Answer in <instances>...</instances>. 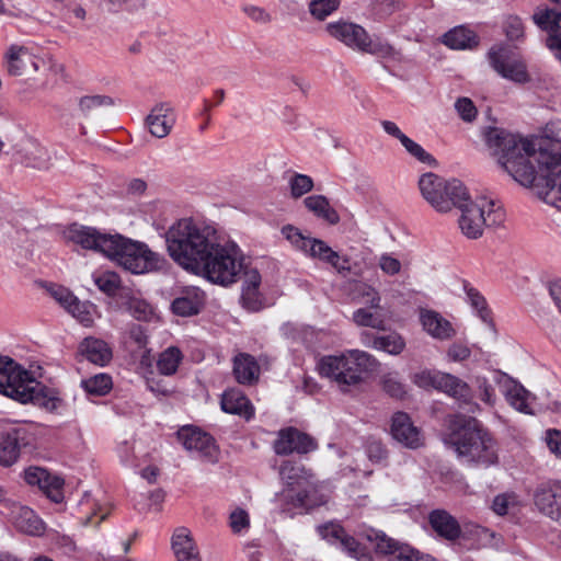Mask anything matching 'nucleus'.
<instances>
[{"mask_svg":"<svg viewBox=\"0 0 561 561\" xmlns=\"http://www.w3.org/2000/svg\"><path fill=\"white\" fill-rule=\"evenodd\" d=\"M243 261L240 248L217 233L187 271L213 284L229 286L243 272Z\"/></svg>","mask_w":561,"mask_h":561,"instance_id":"4","label":"nucleus"},{"mask_svg":"<svg viewBox=\"0 0 561 561\" xmlns=\"http://www.w3.org/2000/svg\"><path fill=\"white\" fill-rule=\"evenodd\" d=\"M316 448V440L296 427L280 430L274 442V450L277 455L307 454Z\"/></svg>","mask_w":561,"mask_h":561,"instance_id":"16","label":"nucleus"},{"mask_svg":"<svg viewBox=\"0 0 561 561\" xmlns=\"http://www.w3.org/2000/svg\"><path fill=\"white\" fill-rule=\"evenodd\" d=\"M205 304V294L195 286H188L181 290L172 301V311L181 317H191L201 311Z\"/></svg>","mask_w":561,"mask_h":561,"instance_id":"25","label":"nucleus"},{"mask_svg":"<svg viewBox=\"0 0 561 561\" xmlns=\"http://www.w3.org/2000/svg\"><path fill=\"white\" fill-rule=\"evenodd\" d=\"M34 387H38V381L32 373L10 357L0 355L1 393L18 402L27 403L32 399Z\"/></svg>","mask_w":561,"mask_h":561,"instance_id":"10","label":"nucleus"},{"mask_svg":"<svg viewBox=\"0 0 561 561\" xmlns=\"http://www.w3.org/2000/svg\"><path fill=\"white\" fill-rule=\"evenodd\" d=\"M380 270L387 275H397L401 271V262L392 254L383 253L378 261Z\"/></svg>","mask_w":561,"mask_h":561,"instance_id":"61","label":"nucleus"},{"mask_svg":"<svg viewBox=\"0 0 561 561\" xmlns=\"http://www.w3.org/2000/svg\"><path fill=\"white\" fill-rule=\"evenodd\" d=\"M242 11L248 18H250L252 21L256 23L265 24L272 20L271 14L265 9L256 5H243Z\"/></svg>","mask_w":561,"mask_h":561,"instance_id":"64","label":"nucleus"},{"mask_svg":"<svg viewBox=\"0 0 561 561\" xmlns=\"http://www.w3.org/2000/svg\"><path fill=\"white\" fill-rule=\"evenodd\" d=\"M493 381L514 409L524 413H533V396L519 382L502 371L494 373Z\"/></svg>","mask_w":561,"mask_h":561,"instance_id":"15","label":"nucleus"},{"mask_svg":"<svg viewBox=\"0 0 561 561\" xmlns=\"http://www.w3.org/2000/svg\"><path fill=\"white\" fill-rule=\"evenodd\" d=\"M75 319H77L84 327H92L95 318H99L98 307L90 301H80L75 299L73 304L67 310Z\"/></svg>","mask_w":561,"mask_h":561,"instance_id":"41","label":"nucleus"},{"mask_svg":"<svg viewBox=\"0 0 561 561\" xmlns=\"http://www.w3.org/2000/svg\"><path fill=\"white\" fill-rule=\"evenodd\" d=\"M305 255L330 264L337 272L348 271V260L341 257L340 254L329 247L324 241L312 238Z\"/></svg>","mask_w":561,"mask_h":561,"instance_id":"29","label":"nucleus"},{"mask_svg":"<svg viewBox=\"0 0 561 561\" xmlns=\"http://www.w3.org/2000/svg\"><path fill=\"white\" fill-rule=\"evenodd\" d=\"M534 502L541 513L561 523L560 481H547L540 483L535 491Z\"/></svg>","mask_w":561,"mask_h":561,"instance_id":"18","label":"nucleus"},{"mask_svg":"<svg viewBox=\"0 0 561 561\" xmlns=\"http://www.w3.org/2000/svg\"><path fill=\"white\" fill-rule=\"evenodd\" d=\"M81 386L84 391L91 396H104L112 388V378L106 374H96L83 379Z\"/></svg>","mask_w":561,"mask_h":561,"instance_id":"46","label":"nucleus"},{"mask_svg":"<svg viewBox=\"0 0 561 561\" xmlns=\"http://www.w3.org/2000/svg\"><path fill=\"white\" fill-rule=\"evenodd\" d=\"M171 547L176 561H202L199 550L192 534L185 527L174 530Z\"/></svg>","mask_w":561,"mask_h":561,"instance_id":"28","label":"nucleus"},{"mask_svg":"<svg viewBox=\"0 0 561 561\" xmlns=\"http://www.w3.org/2000/svg\"><path fill=\"white\" fill-rule=\"evenodd\" d=\"M439 375L440 371L438 370L422 369L420 371L414 373L411 376V380L414 385L422 389H435Z\"/></svg>","mask_w":561,"mask_h":561,"instance_id":"53","label":"nucleus"},{"mask_svg":"<svg viewBox=\"0 0 561 561\" xmlns=\"http://www.w3.org/2000/svg\"><path fill=\"white\" fill-rule=\"evenodd\" d=\"M146 122L152 136L163 138L170 134L175 123V114L169 104L161 103L151 110Z\"/></svg>","mask_w":561,"mask_h":561,"instance_id":"27","label":"nucleus"},{"mask_svg":"<svg viewBox=\"0 0 561 561\" xmlns=\"http://www.w3.org/2000/svg\"><path fill=\"white\" fill-rule=\"evenodd\" d=\"M182 359V352L175 346H170L160 353L157 368L161 375L171 376L176 373Z\"/></svg>","mask_w":561,"mask_h":561,"instance_id":"42","label":"nucleus"},{"mask_svg":"<svg viewBox=\"0 0 561 561\" xmlns=\"http://www.w3.org/2000/svg\"><path fill=\"white\" fill-rule=\"evenodd\" d=\"M3 59L8 73L14 77L25 75L28 66L32 67L34 72H37L42 61L28 46L18 44L8 47Z\"/></svg>","mask_w":561,"mask_h":561,"instance_id":"17","label":"nucleus"},{"mask_svg":"<svg viewBox=\"0 0 561 561\" xmlns=\"http://www.w3.org/2000/svg\"><path fill=\"white\" fill-rule=\"evenodd\" d=\"M401 146L404 148L405 152L413 158L415 161L428 165H436V159L427 152L420 144L407 137L402 140Z\"/></svg>","mask_w":561,"mask_h":561,"instance_id":"47","label":"nucleus"},{"mask_svg":"<svg viewBox=\"0 0 561 561\" xmlns=\"http://www.w3.org/2000/svg\"><path fill=\"white\" fill-rule=\"evenodd\" d=\"M443 43L453 49H467L476 46L478 38L472 31L457 26L443 36Z\"/></svg>","mask_w":561,"mask_h":561,"instance_id":"38","label":"nucleus"},{"mask_svg":"<svg viewBox=\"0 0 561 561\" xmlns=\"http://www.w3.org/2000/svg\"><path fill=\"white\" fill-rule=\"evenodd\" d=\"M383 389L387 393L394 398H403L405 394L404 385L399 381L396 375L388 374L382 380Z\"/></svg>","mask_w":561,"mask_h":561,"instance_id":"60","label":"nucleus"},{"mask_svg":"<svg viewBox=\"0 0 561 561\" xmlns=\"http://www.w3.org/2000/svg\"><path fill=\"white\" fill-rule=\"evenodd\" d=\"M49 295L56 300L66 311L69 309L77 298L68 288L53 284L47 288Z\"/></svg>","mask_w":561,"mask_h":561,"instance_id":"54","label":"nucleus"},{"mask_svg":"<svg viewBox=\"0 0 561 561\" xmlns=\"http://www.w3.org/2000/svg\"><path fill=\"white\" fill-rule=\"evenodd\" d=\"M419 188L423 198L439 213L451 210L467 197V187L460 181H446L432 172L420 178Z\"/></svg>","mask_w":561,"mask_h":561,"instance_id":"9","label":"nucleus"},{"mask_svg":"<svg viewBox=\"0 0 561 561\" xmlns=\"http://www.w3.org/2000/svg\"><path fill=\"white\" fill-rule=\"evenodd\" d=\"M488 59L491 67L501 77L517 83L529 80L525 62L510 47L504 45L492 46L488 53Z\"/></svg>","mask_w":561,"mask_h":561,"instance_id":"11","label":"nucleus"},{"mask_svg":"<svg viewBox=\"0 0 561 561\" xmlns=\"http://www.w3.org/2000/svg\"><path fill=\"white\" fill-rule=\"evenodd\" d=\"M485 141L499 164L523 186L534 184L536 163L549 170L546 186L539 194L547 204L561 210V140L541 142L491 128Z\"/></svg>","mask_w":561,"mask_h":561,"instance_id":"1","label":"nucleus"},{"mask_svg":"<svg viewBox=\"0 0 561 561\" xmlns=\"http://www.w3.org/2000/svg\"><path fill=\"white\" fill-rule=\"evenodd\" d=\"M30 485H37L51 501L59 503L64 499V480L41 467H30L24 472Z\"/></svg>","mask_w":561,"mask_h":561,"instance_id":"21","label":"nucleus"},{"mask_svg":"<svg viewBox=\"0 0 561 561\" xmlns=\"http://www.w3.org/2000/svg\"><path fill=\"white\" fill-rule=\"evenodd\" d=\"M435 389L457 400L467 401L470 398L469 386L458 377L447 373L440 371Z\"/></svg>","mask_w":561,"mask_h":561,"instance_id":"36","label":"nucleus"},{"mask_svg":"<svg viewBox=\"0 0 561 561\" xmlns=\"http://www.w3.org/2000/svg\"><path fill=\"white\" fill-rule=\"evenodd\" d=\"M79 353L90 363L105 366L112 359V348L103 340L89 336L79 344Z\"/></svg>","mask_w":561,"mask_h":561,"instance_id":"31","label":"nucleus"},{"mask_svg":"<svg viewBox=\"0 0 561 561\" xmlns=\"http://www.w3.org/2000/svg\"><path fill=\"white\" fill-rule=\"evenodd\" d=\"M93 282L96 287L107 296H115L122 286V280L118 274L111 271L94 273Z\"/></svg>","mask_w":561,"mask_h":561,"instance_id":"45","label":"nucleus"},{"mask_svg":"<svg viewBox=\"0 0 561 561\" xmlns=\"http://www.w3.org/2000/svg\"><path fill=\"white\" fill-rule=\"evenodd\" d=\"M25 164L35 169H43L47 167V152L44 148L33 145L27 151Z\"/></svg>","mask_w":561,"mask_h":561,"instance_id":"58","label":"nucleus"},{"mask_svg":"<svg viewBox=\"0 0 561 561\" xmlns=\"http://www.w3.org/2000/svg\"><path fill=\"white\" fill-rule=\"evenodd\" d=\"M217 233L209 224L182 218L165 233L168 252L174 262L187 271Z\"/></svg>","mask_w":561,"mask_h":561,"instance_id":"5","label":"nucleus"},{"mask_svg":"<svg viewBox=\"0 0 561 561\" xmlns=\"http://www.w3.org/2000/svg\"><path fill=\"white\" fill-rule=\"evenodd\" d=\"M242 305L250 311H257L264 306V298L260 288L242 287Z\"/></svg>","mask_w":561,"mask_h":561,"instance_id":"52","label":"nucleus"},{"mask_svg":"<svg viewBox=\"0 0 561 561\" xmlns=\"http://www.w3.org/2000/svg\"><path fill=\"white\" fill-rule=\"evenodd\" d=\"M279 476L286 486L275 495V502L282 513L294 516L298 510L308 511L322 504L317 495V485L312 474L301 465L284 461Z\"/></svg>","mask_w":561,"mask_h":561,"instance_id":"6","label":"nucleus"},{"mask_svg":"<svg viewBox=\"0 0 561 561\" xmlns=\"http://www.w3.org/2000/svg\"><path fill=\"white\" fill-rule=\"evenodd\" d=\"M319 535L332 545H339L351 557L358 561H371V556L354 537L347 535L339 524H327L318 527Z\"/></svg>","mask_w":561,"mask_h":561,"instance_id":"13","label":"nucleus"},{"mask_svg":"<svg viewBox=\"0 0 561 561\" xmlns=\"http://www.w3.org/2000/svg\"><path fill=\"white\" fill-rule=\"evenodd\" d=\"M454 207L460 210L458 227L461 233L472 240L481 238L485 227L502 226L506 219L502 203L486 195L470 199L467 193L466 199Z\"/></svg>","mask_w":561,"mask_h":561,"instance_id":"8","label":"nucleus"},{"mask_svg":"<svg viewBox=\"0 0 561 561\" xmlns=\"http://www.w3.org/2000/svg\"><path fill=\"white\" fill-rule=\"evenodd\" d=\"M428 522L436 535L448 541H455L460 537L461 528L458 520L444 510L433 511Z\"/></svg>","mask_w":561,"mask_h":561,"instance_id":"30","label":"nucleus"},{"mask_svg":"<svg viewBox=\"0 0 561 561\" xmlns=\"http://www.w3.org/2000/svg\"><path fill=\"white\" fill-rule=\"evenodd\" d=\"M392 437L409 448H417L423 444L420 430L413 425L410 416L404 412H397L391 422Z\"/></svg>","mask_w":561,"mask_h":561,"instance_id":"24","label":"nucleus"},{"mask_svg":"<svg viewBox=\"0 0 561 561\" xmlns=\"http://www.w3.org/2000/svg\"><path fill=\"white\" fill-rule=\"evenodd\" d=\"M280 232L295 250L305 254L312 239L310 236L304 234L297 227L291 225L284 226Z\"/></svg>","mask_w":561,"mask_h":561,"instance_id":"48","label":"nucleus"},{"mask_svg":"<svg viewBox=\"0 0 561 561\" xmlns=\"http://www.w3.org/2000/svg\"><path fill=\"white\" fill-rule=\"evenodd\" d=\"M13 507L12 520L16 529L31 536H39L44 533V523L33 510L15 504Z\"/></svg>","mask_w":561,"mask_h":561,"instance_id":"34","label":"nucleus"},{"mask_svg":"<svg viewBox=\"0 0 561 561\" xmlns=\"http://www.w3.org/2000/svg\"><path fill=\"white\" fill-rule=\"evenodd\" d=\"M517 503V496L514 493L500 494L493 500L492 510L497 515H506Z\"/></svg>","mask_w":561,"mask_h":561,"instance_id":"57","label":"nucleus"},{"mask_svg":"<svg viewBox=\"0 0 561 561\" xmlns=\"http://www.w3.org/2000/svg\"><path fill=\"white\" fill-rule=\"evenodd\" d=\"M503 30L510 41H518L524 37V25L518 16H507L503 22Z\"/></svg>","mask_w":561,"mask_h":561,"instance_id":"56","label":"nucleus"},{"mask_svg":"<svg viewBox=\"0 0 561 561\" xmlns=\"http://www.w3.org/2000/svg\"><path fill=\"white\" fill-rule=\"evenodd\" d=\"M358 293L362 304L368 305L371 308H379L380 297L374 287L363 284L359 286Z\"/></svg>","mask_w":561,"mask_h":561,"instance_id":"63","label":"nucleus"},{"mask_svg":"<svg viewBox=\"0 0 561 561\" xmlns=\"http://www.w3.org/2000/svg\"><path fill=\"white\" fill-rule=\"evenodd\" d=\"M220 405L224 412L238 415L245 421L252 420L255 414L249 398L237 388L228 389L222 393Z\"/></svg>","mask_w":561,"mask_h":561,"instance_id":"26","label":"nucleus"},{"mask_svg":"<svg viewBox=\"0 0 561 561\" xmlns=\"http://www.w3.org/2000/svg\"><path fill=\"white\" fill-rule=\"evenodd\" d=\"M363 536L373 545L374 548L380 553L390 554L398 553L400 561H434L430 554L421 553L420 551L410 548H399L398 542L387 537L383 533L369 528L363 533Z\"/></svg>","mask_w":561,"mask_h":561,"instance_id":"14","label":"nucleus"},{"mask_svg":"<svg viewBox=\"0 0 561 561\" xmlns=\"http://www.w3.org/2000/svg\"><path fill=\"white\" fill-rule=\"evenodd\" d=\"M178 437L185 449L195 451L205 458H215L217 453L215 440L202 430L194 426H185L178 432Z\"/></svg>","mask_w":561,"mask_h":561,"instance_id":"22","label":"nucleus"},{"mask_svg":"<svg viewBox=\"0 0 561 561\" xmlns=\"http://www.w3.org/2000/svg\"><path fill=\"white\" fill-rule=\"evenodd\" d=\"M232 371L240 385L251 386L259 380L260 365L252 355L239 353L233 357Z\"/></svg>","mask_w":561,"mask_h":561,"instance_id":"32","label":"nucleus"},{"mask_svg":"<svg viewBox=\"0 0 561 561\" xmlns=\"http://www.w3.org/2000/svg\"><path fill=\"white\" fill-rule=\"evenodd\" d=\"M533 19L539 28L548 33L547 46L556 50L557 57L561 60V12L539 7Z\"/></svg>","mask_w":561,"mask_h":561,"instance_id":"19","label":"nucleus"},{"mask_svg":"<svg viewBox=\"0 0 561 561\" xmlns=\"http://www.w3.org/2000/svg\"><path fill=\"white\" fill-rule=\"evenodd\" d=\"M80 511L84 514L85 524L99 525L111 513V506L85 494L79 503Z\"/></svg>","mask_w":561,"mask_h":561,"instance_id":"37","label":"nucleus"},{"mask_svg":"<svg viewBox=\"0 0 561 561\" xmlns=\"http://www.w3.org/2000/svg\"><path fill=\"white\" fill-rule=\"evenodd\" d=\"M340 0H312L309 5L311 15L317 20H324L337 10Z\"/></svg>","mask_w":561,"mask_h":561,"instance_id":"51","label":"nucleus"},{"mask_svg":"<svg viewBox=\"0 0 561 561\" xmlns=\"http://www.w3.org/2000/svg\"><path fill=\"white\" fill-rule=\"evenodd\" d=\"M360 53L370 54L382 59H399V53L394 49L392 45H390L387 41L382 38H373L369 36V34H367V39L365 41V45L360 49Z\"/></svg>","mask_w":561,"mask_h":561,"instance_id":"40","label":"nucleus"},{"mask_svg":"<svg viewBox=\"0 0 561 561\" xmlns=\"http://www.w3.org/2000/svg\"><path fill=\"white\" fill-rule=\"evenodd\" d=\"M128 312L139 321H153L158 319L156 308L147 300L138 297H131L128 300Z\"/></svg>","mask_w":561,"mask_h":561,"instance_id":"44","label":"nucleus"},{"mask_svg":"<svg viewBox=\"0 0 561 561\" xmlns=\"http://www.w3.org/2000/svg\"><path fill=\"white\" fill-rule=\"evenodd\" d=\"M30 402H33L50 412L58 410L61 405V399L56 394V392L46 388L39 381L38 387H34V392H32V399Z\"/></svg>","mask_w":561,"mask_h":561,"instance_id":"43","label":"nucleus"},{"mask_svg":"<svg viewBox=\"0 0 561 561\" xmlns=\"http://www.w3.org/2000/svg\"><path fill=\"white\" fill-rule=\"evenodd\" d=\"M325 31L334 39L357 51L364 47L368 34L359 24L345 20L328 23Z\"/></svg>","mask_w":561,"mask_h":561,"instance_id":"20","label":"nucleus"},{"mask_svg":"<svg viewBox=\"0 0 561 561\" xmlns=\"http://www.w3.org/2000/svg\"><path fill=\"white\" fill-rule=\"evenodd\" d=\"M419 320L424 332L438 341H448L456 335L453 323L436 310L420 308Z\"/></svg>","mask_w":561,"mask_h":561,"instance_id":"23","label":"nucleus"},{"mask_svg":"<svg viewBox=\"0 0 561 561\" xmlns=\"http://www.w3.org/2000/svg\"><path fill=\"white\" fill-rule=\"evenodd\" d=\"M466 300L471 306L477 316L490 328H494L492 311L488 306L484 296L474 288L469 282H462Z\"/></svg>","mask_w":561,"mask_h":561,"instance_id":"35","label":"nucleus"},{"mask_svg":"<svg viewBox=\"0 0 561 561\" xmlns=\"http://www.w3.org/2000/svg\"><path fill=\"white\" fill-rule=\"evenodd\" d=\"M353 320L357 325L369 327L377 330L385 329V320L381 316L373 313L371 311L360 308L353 314Z\"/></svg>","mask_w":561,"mask_h":561,"instance_id":"50","label":"nucleus"},{"mask_svg":"<svg viewBox=\"0 0 561 561\" xmlns=\"http://www.w3.org/2000/svg\"><path fill=\"white\" fill-rule=\"evenodd\" d=\"M288 185L290 195L294 198H299L313 188V180L309 175L294 173L288 180Z\"/></svg>","mask_w":561,"mask_h":561,"instance_id":"49","label":"nucleus"},{"mask_svg":"<svg viewBox=\"0 0 561 561\" xmlns=\"http://www.w3.org/2000/svg\"><path fill=\"white\" fill-rule=\"evenodd\" d=\"M33 443L34 433L27 426L0 432V465H14L20 457L21 448L32 446Z\"/></svg>","mask_w":561,"mask_h":561,"instance_id":"12","label":"nucleus"},{"mask_svg":"<svg viewBox=\"0 0 561 561\" xmlns=\"http://www.w3.org/2000/svg\"><path fill=\"white\" fill-rule=\"evenodd\" d=\"M62 238L87 250L104 254L134 274H144L161 267L163 259L152 252L147 244L125 238L118 233L72 224L62 230Z\"/></svg>","mask_w":561,"mask_h":561,"instance_id":"2","label":"nucleus"},{"mask_svg":"<svg viewBox=\"0 0 561 561\" xmlns=\"http://www.w3.org/2000/svg\"><path fill=\"white\" fill-rule=\"evenodd\" d=\"M455 108L465 122H472L477 117V108L468 98H460L455 103Z\"/></svg>","mask_w":561,"mask_h":561,"instance_id":"59","label":"nucleus"},{"mask_svg":"<svg viewBox=\"0 0 561 561\" xmlns=\"http://www.w3.org/2000/svg\"><path fill=\"white\" fill-rule=\"evenodd\" d=\"M360 340L365 346L383 351L391 355L400 354L405 347L403 337L394 332L387 335H374L369 332H363Z\"/></svg>","mask_w":561,"mask_h":561,"instance_id":"33","label":"nucleus"},{"mask_svg":"<svg viewBox=\"0 0 561 561\" xmlns=\"http://www.w3.org/2000/svg\"><path fill=\"white\" fill-rule=\"evenodd\" d=\"M111 105H113V100L107 95H85L79 100V107L84 114L96 107Z\"/></svg>","mask_w":561,"mask_h":561,"instance_id":"55","label":"nucleus"},{"mask_svg":"<svg viewBox=\"0 0 561 561\" xmlns=\"http://www.w3.org/2000/svg\"><path fill=\"white\" fill-rule=\"evenodd\" d=\"M376 359L359 350H348L337 355L322 356L317 363V369L322 377L329 378L337 387L346 391L348 387L358 385L363 375L373 371Z\"/></svg>","mask_w":561,"mask_h":561,"instance_id":"7","label":"nucleus"},{"mask_svg":"<svg viewBox=\"0 0 561 561\" xmlns=\"http://www.w3.org/2000/svg\"><path fill=\"white\" fill-rule=\"evenodd\" d=\"M545 442L550 453L561 459V431L556 428L547 430Z\"/></svg>","mask_w":561,"mask_h":561,"instance_id":"62","label":"nucleus"},{"mask_svg":"<svg viewBox=\"0 0 561 561\" xmlns=\"http://www.w3.org/2000/svg\"><path fill=\"white\" fill-rule=\"evenodd\" d=\"M304 204L308 210L330 224H336L340 220L339 214L330 206L328 198L323 195L308 196Z\"/></svg>","mask_w":561,"mask_h":561,"instance_id":"39","label":"nucleus"},{"mask_svg":"<svg viewBox=\"0 0 561 561\" xmlns=\"http://www.w3.org/2000/svg\"><path fill=\"white\" fill-rule=\"evenodd\" d=\"M447 443L462 461L491 467L499 462L497 444L491 433L474 417L455 415L449 424Z\"/></svg>","mask_w":561,"mask_h":561,"instance_id":"3","label":"nucleus"}]
</instances>
